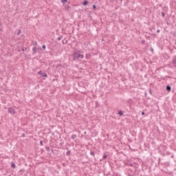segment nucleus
I'll list each match as a JSON object with an SVG mask.
<instances>
[{"instance_id": "1", "label": "nucleus", "mask_w": 176, "mask_h": 176, "mask_svg": "<svg viewBox=\"0 0 176 176\" xmlns=\"http://www.w3.org/2000/svg\"><path fill=\"white\" fill-rule=\"evenodd\" d=\"M84 57L85 56L80 53V51H76L73 54V60H74V61H82Z\"/></svg>"}, {"instance_id": "14", "label": "nucleus", "mask_w": 176, "mask_h": 176, "mask_svg": "<svg viewBox=\"0 0 176 176\" xmlns=\"http://www.w3.org/2000/svg\"><path fill=\"white\" fill-rule=\"evenodd\" d=\"M33 45H35V46H36V45H38V43L36 41H33Z\"/></svg>"}, {"instance_id": "21", "label": "nucleus", "mask_w": 176, "mask_h": 176, "mask_svg": "<svg viewBox=\"0 0 176 176\" xmlns=\"http://www.w3.org/2000/svg\"><path fill=\"white\" fill-rule=\"evenodd\" d=\"M142 115H145V112H144V111H142Z\"/></svg>"}, {"instance_id": "15", "label": "nucleus", "mask_w": 176, "mask_h": 176, "mask_svg": "<svg viewBox=\"0 0 176 176\" xmlns=\"http://www.w3.org/2000/svg\"><path fill=\"white\" fill-rule=\"evenodd\" d=\"M90 154L91 155V156H94V151H91V152L90 153Z\"/></svg>"}, {"instance_id": "6", "label": "nucleus", "mask_w": 176, "mask_h": 176, "mask_svg": "<svg viewBox=\"0 0 176 176\" xmlns=\"http://www.w3.org/2000/svg\"><path fill=\"white\" fill-rule=\"evenodd\" d=\"M32 50H33V54H36V47H33Z\"/></svg>"}, {"instance_id": "18", "label": "nucleus", "mask_w": 176, "mask_h": 176, "mask_svg": "<svg viewBox=\"0 0 176 176\" xmlns=\"http://www.w3.org/2000/svg\"><path fill=\"white\" fill-rule=\"evenodd\" d=\"M42 47H43V49H46V45H43V46H42Z\"/></svg>"}, {"instance_id": "13", "label": "nucleus", "mask_w": 176, "mask_h": 176, "mask_svg": "<svg viewBox=\"0 0 176 176\" xmlns=\"http://www.w3.org/2000/svg\"><path fill=\"white\" fill-rule=\"evenodd\" d=\"M12 167H13V168H14L16 167V164L14 163L12 164Z\"/></svg>"}, {"instance_id": "5", "label": "nucleus", "mask_w": 176, "mask_h": 176, "mask_svg": "<svg viewBox=\"0 0 176 176\" xmlns=\"http://www.w3.org/2000/svg\"><path fill=\"white\" fill-rule=\"evenodd\" d=\"M166 90H167V91H171V87H170V85H167Z\"/></svg>"}, {"instance_id": "19", "label": "nucleus", "mask_w": 176, "mask_h": 176, "mask_svg": "<svg viewBox=\"0 0 176 176\" xmlns=\"http://www.w3.org/2000/svg\"><path fill=\"white\" fill-rule=\"evenodd\" d=\"M119 115H123V111H119Z\"/></svg>"}, {"instance_id": "7", "label": "nucleus", "mask_w": 176, "mask_h": 176, "mask_svg": "<svg viewBox=\"0 0 176 176\" xmlns=\"http://www.w3.org/2000/svg\"><path fill=\"white\" fill-rule=\"evenodd\" d=\"M75 138H76V135L74 134L72 135V140H75Z\"/></svg>"}, {"instance_id": "10", "label": "nucleus", "mask_w": 176, "mask_h": 176, "mask_svg": "<svg viewBox=\"0 0 176 176\" xmlns=\"http://www.w3.org/2000/svg\"><path fill=\"white\" fill-rule=\"evenodd\" d=\"M88 2L87 1H84L82 3V5H84V6H85V5H87Z\"/></svg>"}, {"instance_id": "17", "label": "nucleus", "mask_w": 176, "mask_h": 176, "mask_svg": "<svg viewBox=\"0 0 176 176\" xmlns=\"http://www.w3.org/2000/svg\"><path fill=\"white\" fill-rule=\"evenodd\" d=\"M63 38L62 36L58 37V38H57V41H61V38Z\"/></svg>"}, {"instance_id": "9", "label": "nucleus", "mask_w": 176, "mask_h": 176, "mask_svg": "<svg viewBox=\"0 0 176 176\" xmlns=\"http://www.w3.org/2000/svg\"><path fill=\"white\" fill-rule=\"evenodd\" d=\"M108 157V155L107 154L103 155V159H107Z\"/></svg>"}, {"instance_id": "3", "label": "nucleus", "mask_w": 176, "mask_h": 176, "mask_svg": "<svg viewBox=\"0 0 176 176\" xmlns=\"http://www.w3.org/2000/svg\"><path fill=\"white\" fill-rule=\"evenodd\" d=\"M38 74V75H42L43 78H47V74L46 73L42 72V71H39Z\"/></svg>"}, {"instance_id": "24", "label": "nucleus", "mask_w": 176, "mask_h": 176, "mask_svg": "<svg viewBox=\"0 0 176 176\" xmlns=\"http://www.w3.org/2000/svg\"><path fill=\"white\" fill-rule=\"evenodd\" d=\"M23 52H24V49H23Z\"/></svg>"}, {"instance_id": "8", "label": "nucleus", "mask_w": 176, "mask_h": 176, "mask_svg": "<svg viewBox=\"0 0 176 176\" xmlns=\"http://www.w3.org/2000/svg\"><path fill=\"white\" fill-rule=\"evenodd\" d=\"M62 3H66V2H68V0H60Z\"/></svg>"}, {"instance_id": "16", "label": "nucleus", "mask_w": 176, "mask_h": 176, "mask_svg": "<svg viewBox=\"0 0 176 176\" xmlns=\"http://www.w3.org/2000/svg\"><path fill=\"white\" fill-rule=\"evenodd\" d=\"M162 17H164V16H166V14H164V12H162Z\"/></svg>"}, {"instance_id": "12", "label": "nucleus", "mask_w": 176, "mask_h": 176, "mask_svg": "<svg viewBox=\"0 0 176 176\" xmlns=\"http://www.w3.org/2000/svg\"><path fill=\"white\" fill-rule=\"evenodd\" d=\"M67 156H69L71 155V151H67Z\"/></svg>"}, {"instance_id": "20", "label": "nucleus", "mask_w": 176, "mask_h": 176, "mask_svg": "<svg viewBox=\"0 0 176 176\" xmlns=\"http://www.w3.org/2000/svg\"><path fill=\"white\" fill-rule=\"evenodd\" d=\"M93 9H94V10L96 9V5H94V6H93Z\"/></svg>"}, {"instance_id": "22", "label": "nucleus", "mask_w": 176, "mask_h": 176, "mask_svg": "<svg viewBox=\"0 0 176 176\" xmlns=\"http://www.w3.org/2000/svg\"><path fill=\"white\" fill-rule=\"evenodd\" d=\"M157 34H159V32H160V30H157Z\"/></svg>"}, {"instance_id": "4", "label": "nucleus", "mask_w": 176, "mask_h": 176, "mask_svg": "<svg viewBox=\"0 0 176 176\" xmlns=\"http://www.w3.org/2000/svg\"><path fill=\"white\" fill-rule=\"evenodd\" d=\"M173 67H176V56H174L173 58Z\"/></svg>"}, {"instance_id": "23", "label": "nucleus", "mask_w": 176, "mask_h": 176, "mask_svg": "<svg viewBox=\"0 0 176 176\" xmlns=\"http://www.w3.org/2000/svg\"><path fill=\"white\" fill-rule=\"evenodd\" d=\"M43 143L42 142H41V145H42Z\"/></svg>"}, {"instance_id": "2", "label": "nucleus", "mask_w": 176, "mask_h": 176, "mask_svg": "<svg viewBox=\"0 0 176 176\" xmlns=\"http://www.w3.org/2000/svg\"><path fill=\"white\" fill-rule=\"evenodd\" d=\"M8 113H12V115H14L16 113V111H14V109L10 107L8 109Z\"/></svg>"}, {"instance_id": "11", "label": "nucleus", "mask_w": 176, "mask_h": 176, "mask_svg": "<svg viewBox=\"0 0 176 176\" xmlns=\"http://www.w3.org/2000/svg\"><path fill=\"white\" fill-rule=\"evenodd\" d=\"M21 34V30H18V32H17V33H16V34L17 35H20Z\"/></svg>"}]
</instances>
